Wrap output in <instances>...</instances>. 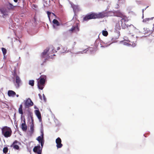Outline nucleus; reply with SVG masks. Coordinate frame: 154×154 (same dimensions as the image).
<instances>
[{"label":"nucleus","mask_w":154,"mask_h":154,"mask_svg":"<svg viewBox=\"0 0 154 154\" xmlns=\"http://www.w3.org/2000/svg\"><path fill=\"white\" fill-rule=\"evenodd\" d=\"M105 16L104 14L101 12L98 14L95 13H91L86 14L83 18V21H87L90 20L97 18H103Z\"/></svg>","instance_id":"obj_1"},{"label":"nucleus","mask_w":154,"mask_h":154,"mask_svg":"<svg viewBox=\"0 0 154 154\" xmlns=\"http://www.w3.org/2000/svg\"><path fill=\"white\" fill-rule=\"evenodd\" d=\"M2 133L5 137H10L12 131L11 128L8 126H5L2 128Z\"/></svg>","instance_id":"obj_2"},{"label":"nucleus","mask_w":154,"mask_h":154,"mask_svg":"<svg viewBox=\"0 0 154 154\" xmlns=\"http://www.w3.org/2000/svg\"><path fill=\"white\" fill-rule=\"evenodd\" d=\"M39 81L38 82V87L39 89L42 90L45 86L46 76L42 75L39 78Z\"/></svg>","instance_id":"obj_3"},{"label":"nucleus","mask_w":154,"mask_h":154,"mask_svg":"<svg viewBox=\"0 0 154 154\" xmlns=\"http://www.w3.org/2000/svg\"><path fill=\"white\" fill-rule=\"evenodd\" d=\"M114 14L116 16L121 18L122 19L120 20H123L124 22H127L128 21L126 16L120 11H115L114 12Z\"/></svg>","instance_id":"obj_4"},{"label":"nucleus","mask_w":154,"mask_h":154,"mask_svg":"<svg viewBox=\"0 0 154 154\" xmlns=\"http://www.w3.org/2000/svg\"><path fill=\"white\" fill-rule=\"evenodd\" d=\"M123 20H120L118 21L115 27V29L116 30H120L121 27L123 29H125L128 27V26L125 23V22L123 23Z\"/></svg>","instance_id":"obj_5"},{"label":"nucleus","mask_w":154,"mask_h":154,"mask_svg":"<svg viewBox=\"0 0 154 154\" xmlns=\"http://www.w3.org/2000/svg\"><path fill=\"white\" fill-rule=\"evenodd\" d=\"M33 151L35 153L37 154H41L42 152V148H41V147L39 145L38 146H35L33 149Z\"/></svg>","instance_id":"obj_6"},{"label":"nucleus","mask_w":154,"mask_h":154,"mask_svg":"<svg viewBox=\"0 0 154 154\" xmlns=\"http://www.w3.org/2000/svg\"><path fill=\"white\" fill-rule=\"evenodd\" d=\"M53 27L54 29H58L57 26L62 25V23H60L57 20L55 19L53 20Z\"/></svg>","instance_id":"obj_7"},{"label":"nucleus","mask_w":154,"mask_h":154,"mask_svg":"<svg viewBox=\"0 0 154 154\" xmlns=\"http://www.w3.org/2000/svg\"><path fill=\"white\" fill-rule=\"evenodd\" d=\"M33 103L30 98L27 99L25 103V107L26 108L29 107L33 106Z\"/></svg>","instance_id":"obj_8"},{"label":"nucleus","mask_w":154,"mask_h":154,"mask_svg":"<svg viewBox=\"0 0 154 154\" xmlns=\"http://www.w3.org/2000/svg\"><path fill=\"white\" fill-rule=\"evenodd\" d=\"M71 7L73 8L74 13L78 12L80 11L79 6L73 3L71 4Z\"/></svg>","instance_id":"obj_9"},{"label":"nucleus","mask_w":154,"mask_h":154,"mask_svg":"<svg viewBox=\"0 0 154 154\" xmlns=\"http://www.w3.org/2000/svg\"><path fill=\"white\" fill-rule=\"evenodd\" d=\"M61 140L58 137L56 140V143L57 144L56 146L57 148H60L62 147L63 144L61 143Z\"/></svg>","instance_id":"obj_10"},{"label":"nucleus","mask_w":154,"mask_h":154,"mask_svg":"<svg viewBox=\"0 0 154 154\" xmlns=\"http://www.w3.org/2000/svg\"><path fill=\"white\" fill-rule=\"evenodd\" d=\"M79 31V28L78 26H72L70 29L69 30V31L71 33H77Z\"/></svg>","instance_id":"obj_11"},{"label":"nucleus","mask_w":154,"mask_h":154,"mask_svg":"<svg viewBox=\"0 0 154 154\" xmlns=\"http://www.w3.org/2000/svg\"><path fill=\"white\" fill-rule=\"evenodd\" d=\"M16 82L14 83L15 85L17 88H18L20 86L21 81L20 77L18 76H16Z\"/></svg>","instance_id":"obj_12"},{"label":"nucleus","mask_w":154,"mask_h":154,"mask_svg":"<svg viewBox=\"0 0 154 154\" xmlns=\"http://www.w3.org/2000/svg\"><path fill=\"white\" fill-rule=\"evenodd\" d=\"M20 127L23 131H26L27 129V127L26 124L25 119L23 120V122L22 123Z\"/></svg>","instance_id":"obj_13"},{"label":"nucleus","mask_w":154,"mask_h":154,"mask_svg":"<svg viewBox=\"0 0 154 154\" xmlns=\"http://www.w3.org/2000/svg\"><path fill=\"white\" fill-rule=\"evenodd\" d=\"M125 42L127 43L129 45H131L133 46H135L136 45V43L130 40H125Z\"/></svg>","instance_id":"obj_14"},{"label":"nucleus","mask_w":154,"mask_h":154,"mask_svg":"<svg viewBox=\"0 0 154 154\" xmlns=\"http://www.w3.org/2000/svg\"><path fill=\"white\" fill-rule=\"evenodd\" d=\"M31 119H32V123L30 125V132L31 134H32L34 132V123L33 122V120L32 119V117L31 115Z\"/></svg>","instance_id":"obj_15"},{"label":"nucleus","mask_w":154,"mask_h":154,"mask_svg":"<svg viewBox=\"0 0 154 154\" xmlns=\"http://www.w3.org/2000/svg\"><path fill=\"white\" fill-rule=\"evenodd\" d=\"M8 94L9 97H14L16 95L15 92L12 90L8 91Z\"/></svg>","instance_id":"obj_16"},{"label":"nucleus","mask_w":154,"mask_h":154,"mask_svg":"<svg viewBox=\"0 0 154 154\" xmlns=\"http://www.w3.org/2000/svg\"><path fill=\"white\" fill-rule=\"evenodd\" d=\"M18 143V141L16 140H15L12 146H13V148L16 149H18L19 148V146L18 145H16V144Z\"/></svg>","instance_id":"obj_17"},{"label":"nucleus","mask_w":154,"mask_h":154,"mask_svg":"<svg viewBox=\"0 0 154 154\" xmlns=\"http://www.w3.org/2000/svg\"><path fill=\"white\" fill-rule=\"evenodd\" d=\"M35 114L38 118L40 120L41 119V113L38 110H35Z\"/></svg>","instance_id":"obj_18"},{"label":"nucleus","mask_w":154,"mask_h":154,"mask_svg":"<svg viewBox=\"0 0 154 154\" xmlns=\"http://www.w3.org/2000/svg\"><path fill=\"white\" fill-rule=\"evenodd\" d=\"M23 106L22 104H21L20 106V107L18 109V112L20 114H21V117H22V115L23 114Z\"/></svg>","instance_id":"obj_19"},{"label":"nucleus","mask_w":154,"mask_h":154,"mask_svg":"<svg viewBox=\"0 0 154 154\" xmlns=\"http://www.w3.org/2000/svg\"><path fill=\"white\" fill-rule=\"evenodd\" d=\"M102 35L105 36H106L108 35V32L107 31L103 30L102 31Z\"/></svg>","instance_id":"obj_20"},{"label":"nucleus","mask_w":154,"mask_h":154,"mask_svg":"<svg viewBox=\"0 0 154 154\" xmlns=\"http://www.w3.org/2000/svg\"><path fill=\"white\" fill-rule=\"evenodd\" d=\"M29 85H31L32 86H33L34 84V80H30L29 81Z\"/></svg>","instance_id":"obj_21"},{"label":"nucleus","mask_w":154,"mask_h":154,"mask_svg":"<svg viewBox=\"0 0 154 154\" xmlns=\"http://www.w3.org/2000/svg\"><path fill=\"white\" fill-rule=\"evenodd\" d=\"M2 50L4 55H5L7 53L6 49L5 48H2Z\"/></svg>","instance_id":"obj_22"},{"label":"nucleus","mask_w":154,"mask_h":154,"mask_svg":"<svg viewBox=\"0 0 154 154\" xmlns=\"http://www.w3.org/2000/svg\"><path fill=\"white\" fill-rule=\"evenodd\" d=\"M3 152L5 153H7L8 152V148L7 147H4L3 149Z\"/></svg>","instance_id":"obj_23"},{"label":"nucleus","mask_w":154,"mask_h":154,"mask_svg":"<svg viewBox=\"0 0 154 154\" xmlns=\"http://www.w3.org/2000/svg\"><path fill=\"white\" fill-rule=\"evenodd\" d=\"M43 138L41 136H38L37 139V140L39 142L42 141Z\"/></svg>","instance_id":"obj_24"},{"label":"nucleus","mask_w":154,"mask_h":154,"mask_svg":"<svg viewBox=\"0 0 154 154\" xmlns=\"http://www.w3.org/2000/svg\"><path fill=\"white\" fill-rule=\"evenodd\" d=\"M47 14L48 17H49V19H50V15L51 14V12L49 11H48L47 12Z\"/></svg>","instance_id":"obj_25"},{"label":"nucleus","mask_w":154,"mask_h":154,"mask_svg":"<svg viewBox=\"0 0 154 154\" xmlns=\"http://www.w3.org/2000/svg\"><path fill=\"white\" fill-rule=\"evenodd\" d=\"M39 142L40 143H41V146H42V148L43 147V145L44 144V142L42 141H41V142Z\"/></svg>","instance_id":"obj_26"},{"label":"nucleus","mask_w":154,"mask_h":154,"mask_svg":"<svg viewBox=\"0 0 154 154\" xmlns=\"http://www.w3.org/2000/svg\"><path fill=\"white\" fill-rule=\"evenodd\" d=\"M1 12L4 15H5L6 14L5 12L4 11L2 10L1 11Z\"/></svg>","instance_id":"obj_27"},{"label":"nucleus","mask_w":154,"mask_h":154,"mask_svg":"<svg viewBox=\"0 0 154 154\" xmlns=\"http://www.w3.org/2000/svg\"><path fill=\"white\" fill-rule=\"evenodd\" d=\"M9 5L10 7H11V8H14V6L11 4L10 3H9Z\"/></svg>","instance_id":"obj_28"},{"label":"nucleus","mask_w":154,"mask_h":154,"mask_svg":"<svg viewBox=\"0 0 154 154\" xmlns=\"http://www.w3.org/2000/svg\"><path fill=\"white\" fill-rule=\"evenodd\" d=\"M152 32V30H149L147 31V33L150 34Z\"/></svg>","instance_id":"obj_29"},{"label":"nucleus","mask_w":154,"mask_h":154,"mask_svg":"<svg viewBox=\"0 0 154 154\" xmlns=\"http://www.w3.org/2000/svg\"><path fill=\"white\" fill-rule=\"evenodd\" d=\"M47 50H45L44 52H43V54H45L47 52Z\"/></svg>","instance_id":"obj_30"},{"label":"nucleus","mask_w":154,"mask_h":154,"mask_svg":"<svg viewBox=\"0 0 154 154\" xmlns=\"http://www.w3.org/2000/svg\"><path fill=\"white\" fill-rule=\"evenodd\" d=\"M41 136L42 138H43V132H42V134L41 135Z\"/></svg>","instance_id":"obj_31"},{"label":"nucleus","mask_w":154,"mask_h":154,"mask_svg":"<svg viewBox=\"0 0 154 154\" xmlns=\"http://www.w3.org/2000/svg\"><path fill=\"white\" fill-rule=\"evenodd\" d=\"M15 2L17 3L18 2V0H13Z\"/></svg>","instance_id":"obj_32"},{"label":"nucleus","mask_w":154,"mask_h":154,"mask_svg":"<svg viewBox=\"0 0 154 154\" xmlns=\"http://www.w3.org/2000/svg\"><path fill=\"white\" fill-rule=\"evenodd\" d=\"M38 95L40 97H41V94H38Z\"/></svg>","instance_id":"obj_33"},{"label":"nucleus","mask_w":154,"mask_h":154,"mask_svg":"<svg viewBox=\"0 0 154 154\" xmlns=\"http://www.w3.org/2000/svg\"><path fill=\"white\" fill-rule=\"evenodd\" d=\"M17 97H19V95L18 94L16 95Z\"/></svg>","instance_id":"obj_34"},{"label":"nucleus","mask_w":154,"mask_h":154,"mask_svg":"<svg viewBox=\"0 0 154 154\" xmlns=\"http://www.w3.org/2000/svg\"><path fill=\"white\" fill-rule=\"evenodd\" d=\"M76 42H74V44L75 45L76 44Z\"/></svg>","instance_id":"obj_35"},{"label":"nucleus","mask_w":154,"mask_h":154,"mask_svg":"<svg viewBox=\"0 0 154 154\" xmlns=\"http://www.w3.org/2000/svg\"><path fill=\"white\" fill-rule=\"evenodd\" d=\"M59 49H60V48H59V47H58V48H57V50H59Z\"/></svg>","instance_id":"obj_36"},{"label":"nucleus","mask_w":154,"mask_h":154,"mask_svg":"<svg viewBox=\"0 0 154 154\" xmlns=\"http://www.w3.org/2000/svg\"><path fill=\"white\" fill-rule=\"evenodd\" d=\"M103 47V46H101V47Z\"/></svg>","instance_id":"obj_37"},{"label":"nucleus","mask_w":154,"mask_h":154,"mask_svg":"<svg viewBox=\"0 0 154 154\" xmlns=\"http://www.w3.org/2000/svg\"><path fill=\"white\" fill-rule=\"evenodd\" d=\"M52 14H53L54 15H55V14H54V13H52Z\"/></svg>","instance_id":"obj_38"},{"label":"nucleus","mask_w":154,"mask_h":154,"mask_svg":"<svg viewBox=\"0 0 154 154\" xmlns=\"http://www.w3.org/2000/svg\"><path fill=\"white\" fill-rule=\"evenodd\" d=\"M149 19H147V20L148 21V20H149Z\"/></svg>","instance_id":"obj_39"},{"label":"nucleus","mask_w":154,"mask_h":154,"mask_svg":"<svg viewBox=\"0 0 154 154\" xmlns=\"http://www.w3.org/2000/svg\"><path fill=\"white\" fill-rule=\"evenodd\" d=\"M153 25H154L153 29H154V23Z\"/></svg>","instance_id":"obj_40"}]
</instances>
